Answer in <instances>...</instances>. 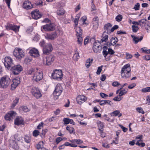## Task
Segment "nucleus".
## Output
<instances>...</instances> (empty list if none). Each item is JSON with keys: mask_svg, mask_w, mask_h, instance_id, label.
<instances>
[{"mask_svg": "<svg viewBox=\"0 0 150 150\" xmlns=\"http://www.w3.org/2000/svg\"><path fill=\"white\" fill-rule=\"evenodd\" d=\"M79 20V19L78 18H75L74 20V22L75 23V25L76 27L75 30L76 33V35L78 39L77 41L78 44L81 46L82 43L83 41V39L82 37V31L80 27H76L78 24Z\"/></svg>", "mask_w": 150, "mask_h": 150, "instance_id": "obj_1", "label": "nucleus"}, {"mask_svg": "<svg viewBox=\"0 0 150 150\" xmlns=\"http://www.w3.org/2000/svg\"><path fill=\"white\" fill-rule=\"evenodd\" d=\"M127 92V91L125 89L121 90L119 92V96H122L125 94Z\"/></svg>", "mask_w": 150, "mask_h": 150, "instance_id": "obj_42", "label": "nucleus"}, {"mask_svg": "<svg viewBox=\"0 0 150 150\" xmlns=\"http://www.w3.org/2000/svg\"><path fill=\"white\" fill-rule=\"evenodd\" d=\"M23 119L21 117H17L14 121L15 124L19 125L23 124Z\"/></svg>", "mask_w": 150, "mask_h": 150, "instance_id": "obj_23", "label": "nucleus"}, {"mask_svg": "<svg viewBox=\"0 0 150 150\" xmlns=\"http://www.w3.org/2000/svg\"><path fill=\"white\" fill-rule=\"evenodd\" d=\"M11 70L12 73L15 75H17L19 74L23 70L22 67L18 64L12 67Z\"/></svg>", "mask_w": 150, "mask_h": 150, "instance_id": "obj_11", "label": "nucleus"}, {"mask_svg": "<svg viewBox=\"0 0 150 150\" xmlns=\"http://www.w3.org/2000/svg\"><path fill=\"white\" fill-rule=\"evenodd\" d=\"M19 101V98H16L13 101L12 105V107L14 108L16 104L18 103Z\"/></svg>", "mask_w": 150, "mask_h": 150, "instance_id": "obj_39", "label": "nucleus"}, {"mask_svg": "<svg viewBox=\"0 0 150 150\" xmlns=\"http://www.w3.org/2000/svg\"><path fill=\"white\" fill-rule=\"evenodd\" d=\"M42 23H45L47 24L49 23H51V21L50 20L47 18H45L42 21Z\"/></svg>", "mask_w": 150, "mask_h": 150, "instance_id": "obj_56", "label": "nucleus"}, {"mask_svg": "<svg viewBox=\"0 0 150 150\" xmlns=\"http://www.w3.org/2000/svg\"><path fill=\"white\" fill-rule=\"evenodd\" d=\"M53 47L52 44L48 43L46 44L43 49V53L44 54H48L50 53L53 50Z\"/></svg>", "mask_w": 150, "mask_h": 150, "instance_id": "obj_14", "label": "nucleus"}, {"mask_svg": "<svg viewBox=\"0 0 150 150\" xmlns=\"http://www.w3.org/2000/svg\"><path fill=\"white\" fill-rule=\"evenodd\" d=\"M10 82L11 80L8 76H4L0 79V86L4 88H6L10 84Z\"/></svg>", "mask_w": 150, "mask_h": 150, "instance_id": "obj_3", "label": "nucleus"}, {"mask_svg": "<svg viewBox=\"0 0 150 150\" xmlns=\"http://www.w3.org/2000/svg\"><path fill=\"white\" fill-rule=\"evenodd\" d=\"M118 27H119L117 25H115L111 28L110 30L111 32H113L115 30L117 29Z\"/></svg>", "mask_w": 150, "mask_h": 150, "instance_id": "obj_55", "label": "nucleus"}, {"mask_svg": "<svg viewBox=\"0 0 150 150\" xmlns=\"http://www.w3.org/2000/svg\"><path fill=\"white\" fill-rule=\"evenodd\" d=\"M13 83L11 84V89L12 90H14L20 83V81L18 78L13 79Z\"/></svg>", "mask_w": 150, "mask_h": 150, "instance_id": "obj_18", "label": "nucleus"}, {"mask_svg": "<svg viewBox=\"0 0 150 150\" xmlns=\"http://www.w3.org/2000/svg\"><path fill=\"white\" fill-rule=\"evenodd\" d=\"M6 29L7 30H12L15 32L19 31V26H16L14 24L8 23L5 26Z\"/></svg>", "mask_w": 150, "mask_h": 150, "instance_id": "obj_15", "label": "nucleus"}, {"mask_svg": "<svg viewBox=\"0 0 150 150\" xmlns=\"http://www.w3.org/2000/svg\"><path fill=\"white\" fill-rule=\"evenodd\" d=\"M39 39V37L38 35H36L33 38V40L35 41H38Z\"/></svg>", "mask_w": 150, "mask_h": 150, "instance_id": "obj_54", "label": "nucleus"}, {"mask_svg": "<svg viewBox=\"0 0 150 150\" xmlns=\"http://www.w3.org/2000/svg\"><path fill=\"white\" fill-rule=\"evenodd\" d=\"M139 8L140 4L139 3H137L135 5L133 9L135 11H137L139 9Z\"/></svg>", "mask_w": 150, "mask_h": 150, "instance_id": "obj_43", "label": "nucleus"}, {"mask_svg": "<svg viewBox=\"0 0 150 150\" xmlns=\"http://www.w3.org/2000/svg\"><path fill=\"white\" fill-rule=\"evenodd\" d=\"M136 110L139 113L142 114H144V111L143 110L142 108L141 107H138L136 108Z\"/></svg>", "mask_w": 150, "mask_h": 150, "instance_id": "obj_38", "label": "nucleus"}, {"mask_svg": "<svg viewBox=\"0 0 150 150\" xmlns=\"http://www.w3.org/2000/svg\"><path fill=\"white\" fill-rule=\"evenodd\" d=\"M38 69V68L33 69V68H31L27 71L26 73L28 74L31 75L32 74L33 75L35 71L36 70H37Z\"/></svg>", "mask_w": 150, "mask_h": 150, "instance_id": "obj_28", "label": "nucleus"}, {"mask_svg": "<svg viewBox=\"0 0 150 150\" xmlns=\"http://www.w3.org/2000/svg\"><path fill=\"white\" fill-rule=\"evenodd\" d=\"M29 53L31 56L34 57H38L39 56L38 50L34 48L30 50L29 51Z\"/></svg>", "mask_w": 150, "mask_h": 150, "instance_id": "obj_20", "label": "nucleus"}, {"mask_svg": "<svg viewBox=\"0 0 150 150\" xmlns=\"http://www.w3.org/2000/svg\"><path fill=\"white\" fill-rule=\"evenodd\" d=\"M131 69L129 64H127L122 67L121 71V75L122 78L127 79L130 76Z\"/></svg>", "mask_w": 150, "mask_h": 150, "instance_id": "obj_2", "label": "nucleus"}, {"mask_svg": "<svg viewBox=\"0 0 150 150\" xmlns=\"http://www.w3.org/2000/svg\"><path fill=\"white\" fill-rule=\"evenodd\" d=\"M103 67V66H101L98 67V69L96 72V74H97L99 75L100 74V72L102 71V68Z\"/></svg>", "mask_w": 150, "mask_h": 150, "instance_id": "obj_50", "label": "nucleus"}, {"mask_svg": "<svg viewBox=\"0 0 150 150\" xmlns=\"http://www.w3.org/2000/svg\"><path fill=\"white\" fill-rule=\"evenodd\" d=\"M13 54L17 59L20 60L24 57V53L21 49L16 48L13 52Z\"/></svg>", "mask_w": 150, "mask_h": 150, "instance_id": "obj_6", "label": "nucleus"}, {"mask_svg": "<svg viewBox=\"0 0 150 150\" xmlns=\"http://www.w3.org/2000/svg\"><path fill=\"white\" fill-rule=\"evenodd\" d=\"M103 54L105 57H106L107 55L108 54V51H107L105 49H103Z\"/></svg>", "mask_w": 150, "mask_h": 150, "instance_id": "obj_58", "label": "nucleus"}, {"mask_svg": "<svg viewBox=\"0 0 150 150\" xmlns=\"http://www.w3.org/2000/svg\"><path fill=\"white\" fill-rule=\"evenodd\" d=\"M63 90L62 87L60 83L57 84L55 87V89L53 92L54 98L57 99L59 96L60 95Z\"/></svg>", "mask_w": 150, "mask_h": 150, "instance_id": "obj_4", "label": "nucleus"}, {"mask_svg": "<svg viewBox=\"0 0 150 150\" xmlns=\"http://www.w3.org/2000/svg\"><path fill=\"white\" fill-rule=\"evenodd\" d=\"M144 27L145 28L146 27H150V22L147 21L146 24L144 25Z\"/></svg>", "mask_w": 150, "mask_h": 150, "instance_id": "obj_64", "label": "nucleus"}, {"mask_svg": "<svg viewBox=\"0 0 150 150\" xmlns=\"http://www.w3.org/2000/svg\"><path fill=\"white\" fill-rule=\"evenodd\" d=\"M63 121L64 122V124H68L69 123V119L67 118H64Z\"/></svg>", "mask_w": 150, "mask_h": 150, "instance_id": "obj_51", "label": "nucleus"}, {"mask_svg": "<svg viewBox=\"0 0 150 150\" xmlns=\"http://www.w3.org/2000/svg\"><path fill=\"white\" fill-rule=\"evenodd\" d=\"M118 40L117 38L112 37L111 39L110 42L111 44L112 45H115L117 42L118 41Z\"/></svg>", "mask_w": 150, "mask_h": 150, "instance_id": "obj_30", "label": "nucleus"}, {"mask_svg": "<svg viewBox=\"0 0 150 150\" xmlns=\"http://www.w3.org/2000/svg\"><path fill=\"white\" fill-rule=\"evenodd\" d=\"M87 100V98L83 95H80L78 96L76 98V100L78 103L81 104L85 102Z\"/></svg>", "mask_w": 150, "mask_h": 150, "instance_id": "obj_19", "label": "nucleus"}, {"mask_svg": "<svg viewBox=\"0 0 150 150\" xmlns=\"http://www.w3.org/2000/svg\"><path fill=\"white\" fill-rule=\"evenodd\" d=\"M98 21L99 19L97 17H95L93 19L92 23L93 26L95 28H97L98 26Z\"/></svg>", "mask_w": 150, "mask_h": 150, "instance_id": "obj_26", "label": "nucleus"}, {"mask_svg": "<svg viewBox=\"0 0 150 150\" xmlns=\"http://www.w3.org/2000/svg\"><path fill=\"white\" fill-rule=\"evenodd\" d=\"M108 35H104L103 33V38L101 39L100 42H106L108 40Z\"/></svg>", "mask_w": 150, "mask_h": 150, "instance_id": "obj_32", "label": "nucleus"}, {"mask_svg": "<svg viewBox=\"0 0 150 150\" xmlns=\"http://www.w3.org/2000/svg\"><path fill=\"white\" fill-rule=\"evenodd\" d=\"M97 125L98 129L99 130H102L104 127V123L100 121H98L97 122Z\"/></svg>", "mask_w": 150, "mask_h": 150, "instance_id": "obj_31", "label": "nucleus"}, {"mask_svg": "<svg viewBox=\"0 0 150 150\" xmlns=\"http://www.w3.org/2000/svg\"><path fill=\"white\" fill-rule=\"evenodd\" d=\"M119 126L122 129L124 132H126L127 131L128 129L127 128H125V127H123V126L120 125H119Z\"/></svg>", "mask_w": 150, "mask_h": 150, "instance_id": "obj_60", "label": "nucleus"}, {"mask_svg": "<svg viewBox=\"0 0 150 150\" xmlns=\"http://www.w3.org/2000/svg\"><path fill=\"white\" fill-rule=\"evenodd\" d=\"M112 26V25L110 23H108L105 25L104 28L105 29L107 30L110 28Z\"/></svg>", "mask_w": 150, "mask_h": 150, "instance_id": "obj_46", "label": "nucleus"}, {"mask_svg": "<svg viewBox=\"0 0 150 150\" xmlns=\"http://www.w3.org/2000/svg\"><path fill=\"white\" fill-rule=\"evenodd\" d=\"M31 93L36 98H39L42 96V94L38 88L33 87L31 89Z\"/></svg>", "mask_w": 150, "mask_h": 150, "instance_id": "obj_10", "label": "nucleus"}, {"mask_svg": "<svg viewBox=\"0 0 150 150\" xmlns=\"http://www.w3.org/2000/svg\"><path fill=\"white\" fill-rule=\"evenodd\" d=\"M43 29L46 31H51L54 30L55 29V25L53 23H49L41 26V29Z\"/></svg>", "mask_w": 150, "mask_h": 150, "instance_id": "obj_8", "label": "nucleus"}, {"mask_svg": "<svg viewBox=\"0 0 150 150\" xmlns=\"http://www.w3.org/2000/svg\"><path fill=\"white\" fill-rule=\"evenodd\" d=\"M23 7L25 9H29L32 8L33 6L30 1H26L23 3Z\"/></svg>", "mask_w": 150, "mask_h": 150, "instance_id": "obj_22", "label": "nucleus"}, {"mask_svg": "<svg viewBox=\"0 0 150 150\" xmlns=\"http://www.w3.org/2000/svg\"><path fill=\"white\" fill-rule=\"evenodd\" d=\"M143 58L144 59L146 60H150V55L148 54H147L143 57Z\"/></svg>", "mask_w": 150, "mask_h": 150, "instance_id": "obj_52", "label": "nucleus"}, {"mask_svg": "<svg viewBox=\"0 0 150 150\" xmlns=\"http://www.w3.org/2000/svg\"><path fill=\"white\" fill-rule=\"evenodd\" d=\"M32 77V79L34 81L36 82L40 81L43 78V74L42 71L40 69H38Z\"/></svg>", "mask_w": 150, "mask_h": 150, "instance_id": "obj_5", "label": "nucleus"}, {"mask_svg": "<svg viewBox=\"0 0 150 150\" xmlns=\"http://www.w3.org/2000/svg\"><path fill=\"white\" fill-rule=\"evenodd\" d=\"M147 21L146 19H143L141 20H140L139 21L140 23H141L142 25L143 24H144V25L146 24V22Z\"/></svg>", "mask_w": 150, "mask_h": 150, "instance_id": "obj_47", "label": "nucleus"}, {"mask_svg": "<svg viewBox=\"0 0 150 150\" xmlns=\"http://www.w3.org/2000/svg\"><path fill=\"white\" fill-rule=\"evenodd\" d=\"M93 59H88L86 62L85 64V66L87 68H88L91 64Z\"/></svg>", "mask_w": 150, "mask_h": 150, "instance_id": "obj_29", "label": "nucleus"}, {"mask_svg": "<svg viewBox=\"0 0 150 150\" xmlns=\"http://www.w3.org/2000/svg\"><path fill=\"white\" fill-rule=\"evenodd\" d=\"M115 53L114 51L112 49L109 48L108 49V53L109 54H112Z\"/></svg>", "mask_w": 150, "mask_h": 150, "instance_id": "obj_59", "label": "nucleus"}, {"mask_svg": "<svg viewBox=\"0 0 150 150\" xmlns=\"http://www.w3.org/2000/svg\"><path fill=\"white\" fill-rule=\"evenodd\" d=\"M132 28L133 32H136L139 30L138 27L134 25H132Z\"/></svg>", "mask_w": 150, "mask_h": 150, "instance_id": "obj_41", "label": "nucleus"}, {"mask_svg": "<svg viewBox=\"0 0 150 150\" xmlns=\"http://www.w3.org/2000/svg\"><path fill=\"white\" fill-rule=\"evenodd\" d=\"M54 57L53 55H49L47 57L43 58V63L45 65H50L54 61Z\"/></svg>", "mask_w": 150, "mask_h": 150, "instance_id": "obj_9", "label": "nucleus"}, {"mask_svg": "<svg viewBox=\"0 0 150 150\" xmlns=\"http://www.w3.org/2000/svg\"><path fill=\"white\" fill-rule=\"evenodd\" d=\"M136 86L135 83H133L128 86V88L129 89H132Z\"/></svg>", "mask_w": 150, "mask_h": 150, "instance_id": "obj_62", "label": "nucleus"}, {"mask_svg": "<svg viewBox=\"0 0 150 150\" xmlns=\"http://www.w3.org/2000/svg\"><path fill=\"white\" fill-rule=\"evenodd\" d=\"M122 18V15L120 14L118 15L115 18V19L116 21L120 22L121 21Z\"/></svg>", "mask_w": 150, "mask_h": 150, "instance_id": "obj_35", "label": "nucleus"}, {"mask_svg": "<svg viewBox=\"0 0 150 150\" xmlns=\"http://www.w3.org/2000/svg\"><path fill=\"white\" fill-rule=\"evenodd\" d=\"M131 36L133 38V41L134 42L135 44H137L139 41H141L143 39V36H141L139 38L135 36L134 35H132Z\"/></svg>", "mask_w": 150, "mask_h": 150, "instance_id": "obj_25", "label": "nucleus"}, {"mask_svg": "<svg viewBox=\"0 0 150 150\" xmlns=\"http://www.w3.org/2000/svg\"><path fill=\"white\" fill-rule=\"evenodd\" d=\"M52 77L54 79L60 81L62 79L63 74L61 70H55L52 74Z\"/></svg>", "mask_w": 150, "mask_h": 150, "instance_id": "obj_7", "label": "nucleus"}, {"mask_svg": "<svg viewBox=\"0 0 150 150\" xmlns=\"http://www.w3.org/2000/svg\"><path fill=\"white\" fill-rule=\"evenodd\" d=\"M122 99V98L121 97V96H119V95L118 96H117L114 98L113 100L115 101H119L121 100Z\"/></svg>", "mask_w": 150, "mask_h": 150, "instance_id": "obj_45", "label": "nucleus"}, {"mask_svg": "<svg viewBox=\"0 0 150 150\" xmlns=\"http://www.w3.org/2000/svg\"><path fill=\"white\" fill-rule=\"evenodd\" d=\"M22 110L25 112H28L29 111V109L26 106H23L22 107Z\"/></svg>", "mask_w": 150, "mask_h": 150, "instance_id": "obj_53", "label": "nucleus"}, {"mask_svg": "<svg viewBox=\"0 0 150 150\" xmlns=\"http://www.w3.org/2000/svg\"><path fill=\"white\" fill-rule=\"evenodd\" d=\"M44 143L43 142H40L36 145V148L39 150H48L43 147Z\"/></svg>", "mask_w": 150, "mask_h": 150, "instance_id": "obj_24", "label": "nucleus"}, {"mask_svg": "<svg viewBox=\"0 0 150 150\" xmlns=\"http://www.w3.org/2000/svg\"><path fill=\"white\" fill-rule=\"evenodd\" d=\"M70 21L71 20L70 19L66 18L64 20V23L65 24H67L70 23Z\"/></svg>", "mask_w": 150, "mask_h": 150, "instance_id": "obj_63", "label": "nucleus"}, {"mask_svg": "<svg viewBox=\"0 0 150 150\" xmlns=\"http://www.w3.org/2000/svg\"><path fill=\"white\" fill-rule=\"evenodd\" d=\"M24 139L25 142L28 143H29L30 142V138L28 136H26L24 137Z\"/></svg>", "mask_w": 150, "mask_h": 150, "instance_id": "obj_44", "label": "nucleus"}, {"mask_svg": "<svg viewBox=\"0 0 150 150\" xmlns=\"http://www.w3.org/2000/svg\"><path fill=\"white\" fill-rule=\"evenodd\" d=\"M65 11L63 8H61L57 10V13L58 15H63Z\"/></svg>", "mask_w": 150, "mask_h": 150, "instance_id": "obj_33", "label": "nucleus"}, {"mask_svg": "<svg viewBox=\"0 0 150 150\" xmlns=\"http://www.w3.org/2000/svg\"><path fill=\"white\" fill-rule=\"evenodd\" d=\"M141 91L143 93L150 92V87H147L142 88Z\"/></svg>", "mask_w": 150, "mask_h": 150, "instance_id": "obj_40", "label": "nucleus"}, {"mask_svg": "<svg viewBox=\"0 0 150 150\" xmlns=\"http://www.w3.org/2000/svg\"><path fill=\"white\" fill-rule=\"evenodd\" d=\"M57 36V34L56 32H52L50 33H47L45 35V39L48 40H53L55 39Z\"/></svg>", "mask_w": 150, "mask_h": 150, "instance_id": "obj_16", "label": "nucleus"}, {"mask_svg": "<svg viewBox=\"0 0 150 150\" xmlns=\"http://www.w3.org/2000/svg\"><path fill=\"white\" fill-rule=\"evenodd\" d=\"M66 129L68 131L70 134H71L74 132V129L72 127H70L69 126H67Z\"/></svg>", "mask_w": 150, "mask_h": 150, "instance_id": "obj_37", "label": "nucleus"}, {"mask_svg": "<svg viewBox=\"0 0 150 150\" xmlns=\"http://www.w3.org/2000/svg\"><path fill=\"white\" fill-rule=\"evenodd\" d=\"M10 146L14 149H16L18 148L17 144L15 141L13 140H10Z\"/></svg>", "mask_w": 150, "mask_h": 150, "instance_id": "obj_27", "label": "nucleus"}, {"mask_svg": "<svg viewBox=\"0 0 150 150\" xmlns=\"http://www.w3.org/2000/svg\"><path fill=\"white\" fill-rule=\"evenodd\" d=\"M120 110H116L113 112L111 113V115L113 116H117L120 114Z\"/></svg>", "mask_w": 150, "mask_h": 150, "instance_id": "obj_34", "label": "nucleus"}, {"mask_svg": "<svg viewBox=\"0 0 150 150\" xmlns=\"http://www.w3.org/2000/svg\"><path fill=\"white\" fill-rule=\"evenodd\" d=\"M40 132L37 130H35L33 132V135L34 136L36 137L39 135Z\"/></svg>", "mask_w": 150, "mask_h": 150, "instance_id": "obj_49", "label": "nucleus"}, {"mask_svg": "<svg viewBox=\"0 0 150 150\" xmlns=\"http://www.w3.org/2000/svg\"><path fill=\"white\" fill-rule=\"evenodd\" d=\"M4 64L6 67L8 68L12 67L13 65V60L9 57H7L4 59Z\"/></svg>", "mask_w": 150, "mask_h": 150, "instance_id": "obj_12", "label": "nucleus"}, {"mask_svg": "<svg viewBox=\"0 0 150 150\" xmlns=\"http://www.w3.org/2000/svg\"><path fill=\"white\" fill-rule=\"evenodd\" d=\"M79 54L78 52L75 53L73 56V59L75 60H77L79 58Z\"/></svg>", "mask_w": 150, "mask_h": 150, "instance_id": "obj_36", "label": "nucleus"}, {"mask_svg": "<svg viewBox=\"0 0 150 150\" xmlns=\"http://www.w3.org/2000/svg\"><path fill=\"white\" fill-rule=\"evenodd\" d=\"M62 141V137H57L56 140V142L57 143V144Z\"/></svg>", "mask_w": 150, "mask_h": 150, "instance_id": "obj_61", "label": "nucleus"}, {"mask_svg": "<svg viewBox=\"0 0 150 150\" xmlns=\"http://www.w3.org/2000/svg\"><path fill=\"white\" fill-rule=\"evenodd\" d=\"M102 47L97 42H95L93 44V49L94 52L99 53L101 50Z\"/></svg>", "mask_w": 150, "mask_h": 150, "instance_id": "obj_17", "label": "nucleus"}, {"mask_svg": "<svg viewBox=\"0 0 150 150\" xmlns=\"http://www.w3.org/2000/svg\"><path fill=\"white\" fill-rule=\"evenodd\" d=\"M16 115V113L13 111H10L5 116L4 118L6 120L10 121L14 118Z\"/></svg>", "mask_w": 150, "mask_h": 150, "instance_id": "obj_13", "label": "nucleus"}, {"mask_svg": "<svg viewBox=\"0 0 150 150\" xmlns=\"http://www.w3.org/2000/svg\"><path fill=\"white\" fill-rule=\"evenodd\" d=\"M120 85V84L117 81H114L112 83V85L113 86L116 87Z\"/></svg>", "mask_w": 150, "mask_h": 150, "instance_id": "obj_57", "label": "nucleus"}, {"mask_svg": "<svg viewBox=\"0 0 150 150\" xmlns=\"http://www.w3.org/2000/svg\"><path fill=\"white\" fill-rule=\"evenodd\" d=\"M31 14L33 18L35 19H38L41 17V15L39 13L38 11L32 12Z\"/></svg>", "mask_w": 150, "mask_h": 150, "instance_id": "obj_21", "label": "nucleus"}, {"mask_svg": "<svg viewBox=\"0 0 150 150\" xmlns=\"http://www.w3.org/2000/svg\"><path fill=\"white\" fill-rule=\"evenodd\" d=\"M136 144L139 146L143 147L145 146V144L143 142L140 143L139 141L135 143Z\"/></svg>", "mask_w": 150, "mask_h": 150, "instance_id": "obj_48", "label": "nucleus"}]
</instances>
